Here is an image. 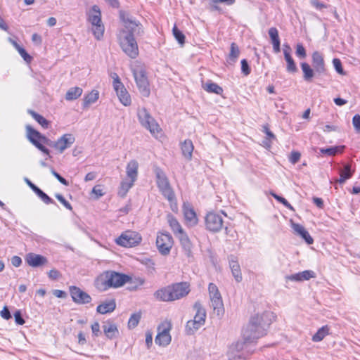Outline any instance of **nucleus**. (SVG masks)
Masks as SVG:
<instances>
[{"instance_id":"nucleus-1","label":"nucleus","mask_w":360,"mask_h":360,"mask_svg":"<svg viewBox=\"0 0 360 360\" xmlns=\"http://www.w3.org/2000/svg\"><path fill=\"white\" fill-rule=\"evenodd\" d=\"M274 314L264 311L251 317L249 323L243 329L244 341L238 342L230 352L229 360H246L254 352L249 343L253 342L266 334V328L271 323Z\"/></svg>"},{"instance_id":"nucleus-2","label":"nucleus","mask_w":360,"mask_h":360,"mask_svg":"<svg viewBox=\"0 0 360 360\" xmlns=\"http://www.w3.org/2000/svg\"><path fill=\"white\" fill-rule=\"evenodd\" d=\"M120 18L124 27L117 34L119 44L126 55L131 58H136L139 55V47L135 37L143 33V26L128 13L120 12Z\"/></svg>"},{"instance_id":"nucleus-3","label":"nucleus","mask_w":360,"mask_h":360,"mask_svg":"<svg viewBox=\"0 0 360 360\" xmlns=\"http://www.w3.org/2000/svg\"><path fill=\"white\" fill-rule=\"evenodd\" d=\"M26 131L29 141L46 155L49 154V150L43 144H46L58 153H63L67 148H70L75 141L72 134H65L56 141H52L29 125L26 127Z\"/></svg>"},{"instance_id":"nucleus-4","label":"nucleus","mask_w":360,"mask_h":360,"mask_svg":"<svg viewBox=\"0 0 360 360\" xmlns=\"http://www.w3.org/2000/svg\"><path fill=\"white\" fill-rule=\"evenodd\" d=\"M190 292V285L187 282L176 283L157 290L155 297L162 302H172L186 297Z\"/></svg>"},{"instance_id":"nucleus-5","label":"nucleus","mask_w":360,"mask_h":360,"mask_svg":"<svg viewBox=\"0 0 360 360\" xmlns=\"http://www.w3.org/2000/svg\"><path fill=\"white\" fill-rule=\"evenodd\" d=\"M158 187L162 195L170 202L173 211L177 209L175 194L165 172L159 167L155 169Z\"/></svg>"},{"instance_id":"nucleus-6","label":"nucleus","mask_w":360,"mask_h":360,"mask_svg":"<svg viewBox=\"0 0 360 360\" xmlns=\"http://www.w3.org/2000/svg\"><path fill=\"white\" fill-rule=\"evenodd\" d=\"M131 71L140 93L145 97L149 96V82L145 68L141 64H137L131 68Z\"/></svg>"},{"instance_id":"nucleus-7","label":"nucleus","mask_w":360,"mask_h":360,"mask_svg":"<svg viewBox=\"0 0 360 360\" xmlns=\"http://www.w3.org/2000/svg\"><path fill=\"white\" fill-rule=\"evenodd\" d=\"M91 32L97 40H101L104 34L105 27L101 21V13L98 6L91 7Z\"/></svg>"},{"instance_id":"nucleus-8","label":"nucleus","mask_w":360,"mask_h":360,"mask_svg":"<svg viewBox=\"0 0 360 360\" xmlns=\"http://www.w3.org/2000/svg\"><path fill=\"white\" fill-rule=\"evenodd\" d=\"M141 240L142 238L139 233L132 231H126L116 238L115 242L120 246L131 248L138 245L141 242Z\"/></svg>"},{"instance_id":"nucleus-9","label":"nucleus","mask_w":360,"mask_h":360,"mask_svg":"<svg viewBox=\"0 0 360 360\" xmlns=\"http://www.w3.org/2000/svg\"><path fill=\"white\" fill-rule=\"evenodd\" d=\"M137 115L141 124L148 129L152 134H155L160 131V127L150 113L144 108H139Z\"/></svg>"},{"instance_id":"nucleus-10","label":"nucleus","mask_w":360,"mask_h":360,"mask_svg":"<svg viewBox=\"0 0 360 360\" xmlns=\"http://www.w3.org/2000/svg\"><path fill=\"white\" fill-rule=\"evenodd\" d=\"M221 214H224V212L216 213L214 212H208L205 217V224L207 230L211 232L219 231L224 224L223 217Z\"/></svg>"},{"instance_id":"nucleus-11","label":"nucleus","mask_w":360,"mask_h":360,"mask_svg":"<svg viewBox=\"0 0 360 360\" xmlns=\"http://www.w3.org/2000/svg\"><path fill=\"white\" fill-rule=\"evenodd\" d=\"M172 329V323L169 321H165L158 327V335L155 338V343L160 346L168 345L172 340L169 331Z\"/></svg>"},{"instance_id":"nucleus-12","label":"nucleus","mask_w":360,"mask_h":360,"mask_svg":"<svg viewBox=\"0 0 360 360\" xmlns=\"http://www.w3.org/2000/svg\"><path fill=\"white\" fill-rule=\"evenodd\" d=\"M113 78V88L116 91L117 96L124 106H129L131 105V99L129 94L128 93L123 84L121 82L118 75L114 73Z\"/></svg>"},{"instance_id":"nucleus-13","label":"nucleus","mask_w":360,"mask_h":360,"mask_svg":"<svg viewBox=\"0 0 360 360\" xmlns=\"http://www.w3.org/2000/svg\"><path fill=\"white\" fill-rule=\"evenodd\" d=\"M173 243V238L169 233H158L156 239V246L161 255H169Z\"/></svg>"},{"instance_id":"nucleus-14","label":"nucleus","mask_w":360,"mask_h":360,"mask_svg":"<svg viewBox=\"0 0 360 360\" xmlns=\"http://www.w3.org/2000/svg\"><path fill=\"white\" fill-rule=\"evenodd\" d=\"M211 306L214 310H217V313L223 311V302L221 294L217 286L214 283H210L208 287Z\"/></svg>"},{"instance_id":"nucleus-15","label":"nucleus","mask_w":360,"mask_h":360,"mask_svg":"<svg viewBox=\"0 0 360 360\" xmlns=\"http://www.w3.org/2000/svg\"><path fill=\"white\" fill-rule=\"evenodd\" d=\"M110 285L111 288H118L126 283L129 279V276L115 271H107Z\"/></svg>"},{"instance_id":"nucleus-16","label":"nucleus","mask_w":360,"mask_h":360,"mask_svg":"<svg viewBox=\"0 0 360 360\" xmlns=\"http://www.w3.org/2000/svg\"><path fill=\"white\" fill-rule=\"evenodd\" d=\"M25 262L32 267H39L47 263V259L40 255L28 253L25 257Z\"/></svg>"},{"instance_id":"nucleus-17","label":"nucleus","mask_w":360,"mask_h":360,"mask_svg":"<svg viewBox=\"0 0 360 360\" xmlns=\"http://www.w3.org/2000/svg\"><path fill=\"white\" fill-rule=\"evenodd\" d=\"M315 277L316 274L314 271L311 270H305L295 274L286 276L285 279L292 281L301 282L304 281H308L310 278Z\"/></svg>"},{"instance_id":"nucleus-18","label":"nucleus","mask_w":360,"mask_h":360,"mask_svg":"<svg viewBox=\"0 0 360 360\" xmlns=\"http://www.w3.org/2000/svg\"><path fill=\"white\" fill-rule=\"evenodd\" d=\"M312 65L315 72L318 74H322L326 71L323 57L317 51L312 53Z\"/></svg>"},{"instance_id":"nucleus-19","label":"nucleus","mask_w":360,"mask_h":360,"mask_svg":"<svg viewBox=\"0 0 360 360\" xmlns=\"http://www.w3.org/2000/svg\"><path fill=\"white\" fill-rule=\"evenodd\" d=\"M183 212L186 223L191 226L198 224V218L193 209L188 205L184 203Z\"/></svg>"},{"instance_id":"nucleus-20","label":"nucleus","mask_w":360,"mask_h":360,"mask_svg":"<svg viewBox=\"0 0 360 360\" xmlns=\"http://www.w3.org/2000/svg\"><path fill=\"white\" fill-rule=\"evenodd\" d=\"M70 292L74 302L77 303L87 302L89 295L75 286L70 287Z\"/></svg>"},{"instance_id":"nucleus-21","label":"nucleus","mask_w":360,"mask_h":360,"mask_svg":"<svg viewBox=\"0 0 360 360\" xmlns=\"http://www.w3.org/2000/svg\"><path fill=\"white\" fill-rule=\"evenodd\" d=\"M229 266L236 282L239 283L242 281V274L240 271V265L236 260V257L233 255H231L229 257Z\"/></svg>"},{"instance_id":"nucleus-22","label":"nucleus","mask_w":360,"mask_h":360,"mask_svg":"<svg viewBox=\"0 0 360 360\" xmlns=\"http://www.w3.org/2000/svg\"><path fill=\"white\" fill-rule=\"evenodd\" d=\"M103 330L105 335L108 339H113L119 335V330L117 326L111 321L103 323Z\"/></svg>"},{"instance_id":"nucleus-23","label":"nucleus","mask_w":360,"mask_h":360,"mask_svg":"<svg viewBox=\"0 0 360 360\" xmlns=\"http://www.w3.org/2000/svg\"><path fill=\"white\" fill-rule=\"evenodd\" d=\"M95 287L100 291H105L111 288L107 271L101 274L94 281Z\"/></svg>"},{"instance_id":"nucleus-24","label":"nucleus","mask_w":360,"mask_h":360,"mask_svg":"<svg viewBox=\"0 0 360 360\" xmlns=\"http://www.w3.org/2000/svg\"><path fill=\"white\" fill-rule=\"evenodd\" d=\"M116 307L115 301L112 299L105 300L101 302L97 307V312L101 314H105L107 313H110L115 310Z\"/></svg>"},{"instance_id":"nucleus-25","label":"nucleus","mask_w":360,"mask_h":360,"mask_svg":"<svg viewBox=\"0 0 360 360\" xmlns=\"http://www.w3.org/2000/svg\"><path fill=\"white\" fill-rule=\"evenodd\" d=\"M193 309L195 311L193 320H196L198 322L205 324L206 319V311L202 306L201 303L198 301L195 302L193 304Z\"/></svg>"},{"instance_id":"nucleus-26","label":"nucleus","mask_w":360,"mask_h":360,"mask_svg":"<svg viewBox=\"0 0 360 360\" xmlns=\"http://www.w3.org/2000/svg\"><path fill=\"white\" fill-rule=\"evenodd\" d=\"M354 172V171L351 169V165L349 164L345 165L343 168L340 169V179H336L335 182L340 184H344L347 179L352 176Z\"/></svg>"},{"instance_id":"nucleus-27","label":"nucleus","mask_w":360,"mask_h":360,"mask_svg":"<svg viewBox=\"0 0 360 360\" xmlns=\"http://www.w3.org/2000/svg\"><path fill=\"white\" fill-rule=\"evenodd\" d=\"M180 240L181 245L185 250L186 255L189 257L191 254L192 243L188 235L184 231L176 236Z\"/></svg>"},{"instance_id":"nucleus-28","label":"nucleus","mask_w":360,"mask_h":360,"mask_svg":"<svg viewBox=\"0 0 360 360\" xmlns=\"http://www.w3.org/2000/svg\"><path fill=\"white\" fill-rule=\"evenodd\" d=\"M269 34L271 39L273 49L275 53H279L280 49V39L278 37V32L276 27H271L269 30Z\"/></svg>"},{"instance_id":"nucleus-29","label":"nucleus","mask_w":360,"mask_h":360,"mask_svg":"<svg viewBox=\"0 0 360 360\" xmlns=\"http://www.w3.org/2000/svg\"><path fill=\"white\" fill-rule=\"evenodd\" d=\"M27 181V184L31 187V188L33 190V191L39 196V198H41V200L45 203V204H52L55 203L53 199H51L49 195H47L44 191H42L39 188H38L37 186L33 184L31 181L29 180Z\"/></svg>"},{"instance_id":"nucleus-30","label":"nucleus","mask_w":360,"mask_h":360,"mask_svg":"<svg viewBox=\"0 0 360 360\" xmlns=\"http://www.w3.org/2000/svg\"><path fill=\"white\" fill-rule=\"evenodd\" d=\"M138 162L136 160H131L127 166V175L131 181H135L138 174Z\"/></svg>"},{"instance_id":"nucleus-31","label":"nucleus","mask_w":360,"mask_h":360,"mask_svg":"<svg viewBox=\"0 0 360 360\" xmlns=\"http://www.w3.org/2000/svg\"><path fill=\"white\" fill-rule=\"evenodd\" d=\"M167 221L172 231L176 236H178L179 234L184 231L181 226L180 225L179 222L172 214L167 215Z\"/></svg>"},{"instance_id":"nucleus-32","label":"nucleus","mask_w":360,"mask_h":360,"mask_svg":"<svg viewBox=\"0 0 360 360\" xmlns=\"http://www.w3.org/2000/svg\"><path fill=\"white\" fill-rule=\"evenodd\" d=\"M181 148L184 158H186L187 160H191L194 148L192 141L191 140H185L181 143Z\"/></svg>"},{"instance_id":"nucleus-33","label":"nucleus","mask_w":360,"mask_h":360,"mask_svg":"<svg viewBox=\"0 0 360 360\" xmlns=\"http://www.w3.org/2000/svg\"><path fill=\"white\" fill-rule=\"evenodd\" d=\"M301 68L303 72L304 79L307 82H311L314 72H316L315 70L307 63H302Z\"/></svg>"},{"instance_id":"nucleus-34","label":"nucleus","mask_w":360,"mask_h":360,"mask_svg":"<svg viewBox=\"0 0 360 360\" xmlns=\"http://www.w3.org/2000/svg\"><path fill=\"white\" fill-rule=\"evenodd\" d=\"M202 326H203V324H202V323L198 322L196 320H190L186 323V332L188 335H192L196 330H198Z\"/></svg>"},{"instance_id":"nucleus-35","label":"nucleus","mask_w":360,"mask_h":360,"mask_svg":"<svg viewBox=\"0 0 360 360\" xmlns=\"http://www.w3.org/2000/svg\"><path fill=\"white\" fill-rule=\"evenodd\" d=\"M328 334L329 327L328 326H323L313 335L312 340L314 342H320Z\"/></svg>"},{"instance_id":"nucleus-36","label":"nucleus","mask_w":360,"mask_h":360,"mask_svg":"<svg viewBox=\"0 0 360 360\" xmlns=\"http://www.w3.org/2000/svg\"><path fill=\"white\" fill-rule=\"evenodd\" d=\"M240 55V49L238 45L233 42L231 44L230 47V53L229 54L228 62L229 63H235Z\"/></svg>"},{"instance_id":"nucleus-37","label":"nucleus","mask_w":360,"mask_h":360,"mask_svg":"<svg viewBox=\"0 0 360 360\" xmlns=\"http://www.w3.org/2000/svg\"><path fill=\"white\" fill-rule=\"evenodd\" d=\"M82 94V89L79 87L70 88L65 94L67 101H72L77 99Z\"/></svg>"},{"instance_id":"nucleus-38","label":"nucleus","mask_w":360,"mask_h":360,"mask_svg":"<svg viewBox=\"0 0 360 360\" xmlns=\"http://www.w3.org/2000/svg\"><path fill=\"white\" fill-rule=\"evenodd\" d=\"M134 183V182L131 180L129 181H122L117 192L118 195L122 198H124L127 195L129 190L132 187Z\"/></svg>"},{"instance_id":"nucleus-39","label":"nucleus","mask_w":360,"mask_h":360,"mask_svg":"<svg viewBox=\"0 0 360 360\" xmlns=\"http://www.w3.org/2000/svg\"><path fill=\"white\" fill-rule=\"evenodd\" d=\"M28 112L32 115V117L44 129L49 128V122L45 119L41 115L37 113L36 112L29 110Z\"/></svg>"},{"instance_id":"nucleus-40","label":"nucleus","mask_w":360,"mask_h":360,"mask_svg":"<svg viewBox=\"0 0 360 360\" xmlns=\"http://www.w3.org/2000/svg\"><path fill=\"white\" fill-rule=\"evenodd\" d=\"M204 89L209 93H214L218 95H221L223 93V89L217 84L213 82L205 84Z\"/></svg>"},{"instance_id":"nucleus-41","label":"nucleus","mask_w":360,"mask_h":360,"mask_svg":"<svg viewBox=\"0 0 360 360\" xmlns=\"http://www.w3.org/2000/svg\"><path fill=\"white\" fill-rule=\"evenodd\" d=\"M284 58L287 63V67H286L287 71L290 73L297 72V68L296 64H295L293 58H292L291 55L287 53V54H285Z\"/></svg>"},{"instance_id":"nucleus-42","label":"nucleus","mask_w":360,"mask_h":360,"mask_svg":"<svg viewBox=\"0 0 360 360\" xmlns=\"http://www.w3.org/2000/svg\"><path fill=\"white\" fill-rule=\"evenodd\" d=\"M345 148L344 146H335V147H330L328 148H321L320 150L321 153L323 154H326L330 156L335 155L337 153H340L343 151Z\"/></svg>"},{"instance_id":"nucleus-43","label":"nucleus","mask_w":360,"mask_h":360,"mask_svg":"<svg viewBox=\"0 0 360 360\" xmlns=\"http://www.w3.org/2000/svg\"><path fill=\"white\" fill-rule=\"evenodd\" d=\"M141 318V312H137L133 314L128 321V327L129 328H134L136 327L140 321V319Z\"/></svg>"},{"instance_id":"nucleus-44","label":"nucleus","mask_w":360,"mask_h":360,"mask_svg":"<svg viewBox=\"0 0 360 360\" xmlns=\"http://www.w3.org/2000/svg\"><path fill=\"white\" fill-rule=\"evenodd\" d=\"M105 193L104 188L101 185H96L91 189V195H94V199H98ZM93 196H91V198Z\"/></svg>"},{"instance_id":"nucleus-45","label":"nucleus","mask_w":360,"mask_h":360,"mask_svg":"<svg viewBox=\"0 0 360 360\" xmlns=\"http://www.w3.org/2000/svg\"><path fill=\"white\" fill-rule=\"evenodd\" d=\"M173 35L180 44L185 43V36L181 31H180L176 25L172 29Z\"/></svg>"},{"instance_id":"nucleus-46","label":"nucleus","mask_w":360,"mask_h":360,"mask_svg":"<svg viewBox=\"0 0 360 360\" xmlns=\"http://www.w3.org/2000/svg\"><path fill=\"white\" fill-rule=\"evenodd\" d=\"M271 195L279 202L290 210H294L293 207L283 197L271 192Z\"/></svg>"},{"instance_id":"nucleus-47","label":"nucleus","mask_w":360,"mask_h":360,"mask_svg":"<svg viewBox=\"0 0 360 360\" xmlns=\"http://www.w3.org/2000/svg\"><path fill=\"white\" fill-rule=\"evenodd\" d=\"M295 53L297 56L301 59H304L307 56L306 50L302 44H297L296 45Z\"/></svg>"},{"instance_id":"nucleus-48","label":"nucleus","mask_w":360,"mask_h":360,"mask_svg":"<svg viewBox=\"0 0 360 360\" xmlns=\"http://www.w3.org/2000/svg\"><path fill=\"white\" fill-rule=\"evenodd\" d=\"M300 157H301V154L300 152L298 151H292L291 152L290 155V157H289V161L295 165L296 164L297 162H299L300 159Z\"/></svg>"},{"instance_id":"nucleus-49","label":"nucleus","mask_w":360,"mask_h":360,"mask_svg":"<svg viewBox=\"0 0 360 360\" xmlns=\"http://www.w3.org/2000/svg\"><path fill=\"white\" fill-rule=\"evenodd\" d=\"M241 71L245 76L250 74L251 70L245 59L241 60Z\"/></svg>"},{"instance_id":"nucleus-50","label":"nucleus","mask_w":360,"mask_h":360,"mask_svg":"<svg viewBox=\"0 0 360 360\" xmlns=\"http://www.w3.org/2000/svg\"><path fill=\"white\" fill-rule=\"evenodd\" d=\"M333 65L335 67V70L341 75H345V72L342 69V63L340 59L334 58L333 60Z\"/></svg>"},{"instance_id":"nucleus-51","label":"nucleus","mask_w":360,"mask_h":360,"mask_svg":"<svg viewBox=\"0 0 360 360\" xmlns=\"http://www.w3.org/2000/svg\"><path fill=\"white\" fill-rule=\"evenodd\" d=\"M55 196L68 210H72V208L70 203L61 194L57 193Z\"/></svg>"},{"instance_id":"nucleus-52","label":"nucleus","mask_w":360,"mask_h":360,"mask_svg":"<svg viewBox=\"0 0 360 360\" xmlns=\"http://www.w3.org/2000/svg\"><path fill=\"white\" fill-rule=\"evenodd\" d=\"M299 236H300L309 245H311L314 243L313 238L311 237L306 229H304Z\"/></svg>"},{"instance_id":"nucleus-53","label":"nucleus","mask_w":360,"mask_h":360,"mask_svg":"<svg viewBox=\"0 0 360 360\" xmlns=\"http://www.w3.org/2000/svg\"><path fill=\"white\" fill-rule=\"evenodd\" d=\"M352 124L356 132H360V115H355L352 119Z\"/></svg>"},{"instance_id":"nucleus-54","label":"nucleus","mask_w":360,"mask_h":360,"mask_svg":"<svg viewBox=\"0 0 360 360\" xmlns=\"http://www.w3.org/2000/svg\"><path fill=\"white\" fill-rule=\"evenodd\" d=\"M310 3L314 7H315L318 10H322L323 8H326L328 7L327 5L324 4L323 3H321L319 0H311Z\"/></svg>"},{"instance_id":"nucleus-55","label":"nucleus","mask_w":360,"mask_h":360,"mask_svg":"<svg viewBox=\"0 0 360 360\" xmlns=\"http://www.w3.org/2000/svg\"><path fill=\"white\" fill-rule=\"evenodd\" d=\"M52 174L63 185L68 186L69 182L64 179L63 176H61L58 172H56L55 170H51Z\"/></svg>"},{"instance_id":"nucleus-56","label":"nucleus","mask_w":360,"mask_h":360,"mask_svg":"<svg viewBox=\"0 0 360 360\" xmlns=\"http://www.w3.org/2000/svg\"><path fill=\"white\" fill-rule=\"evenodd\" d=\"M15 321L18 325H23L25 323V321L22 317L21 313L20 311H16L14 313Z\"/></svg>"},{"instance_id":"nucleus-57","label":"nucleus","mask_w":360,"mask_h":360,"mask_svg":"<svg viewBox=\"0 0 360 360\" xmlns=\"http://www.w3.org/2000/svg\"><path fill=\"white\" fill-rule=\"evenodd\" d=\"M292 228L297 235H300L305 229L302 225L296 223H292Z\"/></svg>"},{"instance_id":"nucleus-58","label":"nucleus","mask_w":360,"mask_h":360,"mask_svg":"<svg viewBox=\"0 0 360 360\" xmlns=\"http://www.w3.org/2000/svg\"><path fill=\"white\" fill-rule=\"evenodd\" d=\"M48 274H49V278H51L52 280H56L60 276V272L58 270L55 269H53L50 270V271L49 272Z\"/></svg>"},{"instance_id":"nucleus-59","label":"nucleus","mask_w":360,"mask_h":360,"mask_svg":"<svg viewBox=\"0 0 360 360\" xmlns=\"http://www.w3.org/2000/svg\"><path fill=\"white\" fill-rule=\"evenodd\" d=\"M18 53L26 62L31 61V56L26 52V51L23 48L20 49Z\"/></svg>"},{"instance_id":"nucleus-60","label":"nucleus","mask_w":360,"mask_h":360,"mask_svg":"<svg viewBox=\"0 0 360 360\" xmlns=\"http://www.w3.org/2000/svg\"><path fill=\"white\" fill-rule=\"evenodd\" d=\"M1 316L6 320H8L11 318V313L6 307H4V309L1 311Z\"/></svg>"},{"instance_id":"nucleus-61","label":"nucleus","mask_w":360,"mask_h":360,"mask_svg":"<svg viewBox=\"0 0 360 360\" xmlns=\"http://www.w3.org/2000/svg\"><path fill=\"white\" fill-rule=\"evenodd\" d=\"M263 131L266 134L268 139H275V135L269 130L267 125L263 126Z\"/></svg>"},{"instance_id":"nucleus-62","label":"nucleus","mask_w":360,"mask_h":360,"mask_svg":"<svg viewBox=\"0 0 360 360\" xmlns=\"http://www.w3.org/2000/svg\"><path fill=\"white\" fill-rule=\"evenodd\" d=\"M91 331L96 336H98L100 334H101L98 323L96 322L91 325Z\"/></svg>"},{"instance_id":"nucleus-63","label":"nucleus","mask_w":360,"mask_h":360,"mask_svg":"<svg viewBox=\"0 0 360 360\" xmlns=\"http://www.w3.org/2000/svg\"><path fill=\"white\" fill-rule=\"evenodd\" d=\"M11 264L12 265H13L15 267H18L21 265L22 264V259L20 257L18 256H13L12 258H11Z\"/></svg>"},{"instance_id":"nucleus-64","label":"nucleus","mask_w":360,"mask_h":360,"mask_svg":"<svg viewBox=\"0 0 360 360\" xmlns=\"http://www.w3.org/2000/svg\"><path fill=\"white\" fill-rule=\"evenodd\" d=\"M53 294L58 298H65L67 296V293L60 290H54Z\"/></svg>"}]
</instances>
